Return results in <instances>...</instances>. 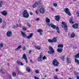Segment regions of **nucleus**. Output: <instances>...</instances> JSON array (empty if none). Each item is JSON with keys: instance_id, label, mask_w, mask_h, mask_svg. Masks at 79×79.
<instances>
[{"instance_id": "nucleus-1", "label": "nucleus", "mask_w": 79, "mask_h": 79, "mask_svg": "<svg viewBox=\"0 0 79 79\" xmlns=\"http://www.w3.org/2000/svg\"><path fill=\"white\" fill-rule=\"evenodd\" d=\"M48 26L49 27H50V25L51 26V27H52L53 29H56V30L57 31V32L58 33V34H60V29H59V27H56V25L51 23L50 24V23H48Z\"/></svg>"}, {"instance_id": "nucleus-2", "label": "nucleus", "mask_w": 79, "mask_h": 79, "mask_svg": "<svg viewBox=\"0 0 79 79\" xmlns=\"http://www.w3.org/2000/svg\"><path fill=\"white\" fill-rule=\"evenodd\" d=\"M21 34L22 35V36L23 37L27 38L28 39H30V38H31V37L33 36V33H31L30 35H29V36H28L26 35V34L22 31H21Z\"/></svg>"}, {"instance_id": "nucleus-3", "label": "nucleus", "mask_w": 79, "mask_h": 79, "mask_svg": "<svg viewBox=\"0 0 79 79\" xmlns=\"http://www.w3.org/2000/svg\"><path fill=\"white\" fill-rule=\"evenodd\" d=\"M23 16L25 18H28L29 17V14L27 10H25L22 12Z\"/></svg>"}, {"instance_id": "nucleus-4", "label": "nucleus", "mask_w": 79, "mask_h": 79, "mask_svg": "<svg viewBox=\"0 0 79 79\" xmlns=\"http://www.w3.org/2000/svg\"><path fill=\"white\" fill-rule=\"evenodd\" d=\"M48 49L49 50L48 52V54L53 55V53H55V50H54V49H53L52 47L51 46H49Z\"/></svg>"}, {"instance_id": "nucleus-5", "label": "nucleus", "mask_w": 79, "mask_h": 79, "mask_svg": "<svg viewBox=\"0 0 79 79\" xmlns=\"http://www.w3.org/2000/svg\"><path fill=\"white\" fill-rule=\"evenodd\" d=\"M75 59V61L76 63H77L79 65V60L77 59V58H79V52L77 54L74 56Z\"/></svg>"}, {"instance_id": "nucleus-6", "label": "nucleus", "mask_w": 79, "mask_h": 79, "mask_svg": "<svg viewBox=\"0 0 79 79\" xmlns=\"http://www.w3.org/2000/svg\"><path fill=\"white\" fill-rule=\"evenodd\" d=\"M52 64L53 66L56 67L59 65V62L58 61V60L56 59H53L52 62Z\"/></svg>"}, {"instance_id": "nucleus-7", "label": "nucleus", "mask_w": 79, "mask_h": 79, "mask_svg": "<svg viewBox=\"0 0 79 79\" xmlns=\"http://www.w3.org/2000/svg\"><path fill=\"white\" fill-rule=\"evenodd\" d=\"M64 12H65L66 14H67V15H69V16H71V13H70V12H69V9H68V8H66L65 9H64Z\"/></svg>"}, {"instance_id": "nucleus-8", "label": "nucleus", "mask_w": 79, "mask_h": 79, "mask_svg": "<svg viewBox=\"0 0 79 79\" xmlns=\"http://www.w3.org/2000/svg\"><path fill=\"white\" fill-rule=\"evenodd\" d=\"M24 59L26 61V63L27 64L28 63V61L27 60V56L26 55V54H23V56L22 57V59Z\"/></svg>"}, {"instance_id": "nucleus-9", "label": "nucleus", "mask_w": 79, "mask_h": 79, "mask_svg": "<svg viewBox=\"0 0 79 79\" xmlns=\"http://www.w3.org/2000/svg\"><path fill=\"white\" fill-rule=\"evenodd\" d=\"M62 24H63L64 27V29L65 31H67L68 30V26L66 24V23L64 22H62Z\"/></svg>"}, {"instance_id": "nucleus-10", "label": "nucleus", "mask_w": 79, "mask_h": 79, "mask_svg": "<svg viewBox=\"0 0 79 79\" xmlns=\"http://www.w3.org/2000/svg\"><path fill=\"white\" fill-rule=\"evenodd\" d=\"M72 26L74 29H77L79 28V24L78 23H75Z\"/></svg>"}, {"instance_id": "nucleus-11", "label": "nucleus", "mask_w": 79, "mask_h": 79, "mask_svg": "<svg viewBox=\"0 0 79 79\" xmlns=\"http://www.w3.org/2000/svg\"><path fill=\"white\" fill-rule=\"evenodd\" d=\"M42 57H43V56L42 55V54H40V56L38 57L37 60L38 61H42Z\"/></svg>"}, {"instance_id": "nucleus-12", "label": "nucleus", "mask_w": 79, "mask_h": 79, "mask_svg": "<svg viewBox=\"0 0 79 79\" xmlns=\"http://www.w3.org/2000/svg\"><path fill=\"white\" fill-rule=\"evenodd\" d=\"M11 34H12V32L11 31H8L6 33L7 36L9 37L11 36Z\"/></svg>"}, {"instance_id": "nucleus-13", "label": "nucleus", "mask_w": 79, "mask_h": 79, "mask_svg": "<svg viewBox=\"0 0 79 79\" xmlns=\"http://www.w3.org/2000/svg\"><path fill=\"white\" fill-rule=\"evenodd\" d=\"M39 11L40 13H42V14L45 13V9L44 8H40Z\"/></svg>"}, {"instance_id": "nucleus-14", "label": "nucleus", "mask_w": 79, "mask_h": 79, "mask_svg": "<svg viewBox=\"0 0 79 79\" xmlns=\"http://www.w3.org/2000/svg\"><path fill=\"white\" fill-rule=\"evenodd\" d=\"M39 5V3L37 2H35V3L33 4L32 6L34 8H36Z\"/></svg>"}, {"instance_id": "nucleus-15", "label": "nucleus", "mask_w": 79, "mask_h": 79, "mask_svg": "<svg viewBox=\"0 0 79 79\" xmlns=\"http://www.w3.org/2000/svg\"><path fill=\"white\" fill-rule=\"evenodd\" d=\"M1 13L3 16H6L7 15V12L6 11V10H3V11L1 12Z\"/></svg>"}, {"instance_id": "nucleus-16", "label": "nucleus", "mask_w": 79, "mask_h": 79, "mask_svg": "<svg viewBox=\"0 0 79 79\" xmlns=\"http://www.w3.org/2000/svg\"><path fill=\"white\" fill-rule=\"evenodd\" d=\"M66 62L67 63V64L68 65L69 64H71V60H69V58L67 57L66 58Z\"/></svg>"}, {"instance_id": "nucleus-17", "label": "nucleus", "mask_w": 79, "mask_h": 79, "mask_svg": "<svg viewBox=\"0 0 79 79\" xmlns=\"http://www.w3.org/2000/svg\"><path fill=\"white\" fill-rule=\"evenodd\" d=\"M63 49L62 48H58L57 49V51L59 53H61L63 52Z\"/></svg>"}, {"instance_id": "nucleus-18", "label": "nucleus", "mask_w": 79, "mask_h": 79, "mask_svg": "<svg viewBox=\"0 0 79 79\" xmlns=\"http://www.w3.org/2000/svg\"><path fill=\"white\" fill-rule=\"evenodd\" d=\"M60 19V16H55V19L57 21H59Z\"/></svg>"}, {"instance_id": "nucleus-19", "label": "nucleus", "mask_w": 79, "mask_h": 79, "mask_svg": "<svg viewBox=\"0 0 79 79\" xmlns=\"http://www.w3.org/2000/svg\"><path fill=\"white\" fill-rule=\"evenodd\" d=\"M35 49H37V50H41V46H35Z\"/></svg>"}, {"instance_id": "nucleus-20", "label": "nucleus", "mask_w": 79, "mask_h": 79, "mask_svg": "<svg viewBox=\"0 0 79 79\" xmlns=\"http://www.w3.org/2000/svg\"><path fill=\"white\" fill-rule=\"evenodd\" d=\"M38 32L40 33V35H42V32H43V30L41 29H38L37 31Z\"/></svg>"}, {"instance_id": "nucleus-21", "label": "nucleus", "mask_w": 79, "mask_h": 79, "mask_svg": "<svg viewBox=\"0 0 79 79\" xmlns=\"http://www.w3.org/2000/svg\"><path fill=\"white\" fill-rule=\"evenodd\" d=\"M60 58V59H61L62 61H64L66 60L65 57H64V56H61Z\"/></svg>"}, {"instance_id": "nucleus-22", "label": "nucleus", "mask_w": 79, "mask_h": 79, "mask_svg": "<svg viewBox=\"0 0 79 79\" xmlns=\"http://www.w3.org/2000/svg\"><path fill=\"white\" fill-rule=\"evenodd\" d=\"M75 33L74 32H72V33H71V35L70 36L71 38H74L75 37Z\"/></svg>"}, {"instance_id": "nucleus-23", "label": "nucleus", "mask_w": 79, "mask_h": 79, "mask_svg": "<svg viewBox=\"0 0 79 79\" xmlns=\"http://www.w3.org/2000/svg\"><path fill=\"white\" fill-rule=\"evenodd\" d=\"M52 40V41H53V43H55L57 42V39L56 37H54Z\"/></svg>"}, {"instance_id": "nucleus-24", "label": "nucleus", "mask_w": 79, "mask_h": 79, "mask_svg": "<svg viewBox=\"0 0 79 79\" xmlns=\"http://www.w3.org/2000/svg\"><path fill=\"white\" fill-rule=\"evenodd\" d=\"M17 63L19 65H21V66H23L24 65L23 63L18 60L17 61Z\"/></svg>"}, {"instance_id": "nucleus-25", "label": "nucleus", "mask_w": 79, "mask_h": 79, "mask_svg": "<svg viewBox=\"0 0 79 79\" xmlns=\"http://www.w3.org/2000/svg\"><path fill=\"white\" fill-rule=\"evenodd\" d=\"M21 47H22V46L19 45L18 46L17 48L15 49V51H17V50H19V49H21Z\"/></svg>"}, {"instance_id": "nucleus-26", "label": "nucleus", "mask_w": 79, "mask_h": 79, "mask_svg": "<svg viewBox=\"0 0 79 79\" xmlns=\"http://www.w3.org/2000/svg\"><path fill=\"white\" fill-rule=\"evenodd\" d=\"M45 22L47 23H50V19L48 18V17H47L46 18Z\"/></svg>"}, {"instance_id": "nucleus-27", "label": "nucleus", "mask_w": 79, "mask_h": 79, "mask_svg": "<svg viewBox=\"0 0 79 79\" xmlns=\"http://www.w3.org/2000/svg\"><path fill=\"white\" fill-rule=\"evenodd\" d=\"M26 71L28 73H30L31 72V69L29 68V67H27L26 68Z\"/></svg>"}, {"instance_id": "nucleus-28", "label": "nucleus", "mask_w": 79, "mask_h": 79, "mask_svg": "<svg viewBox=\"0 0 79 79\" xmlns=\"http://www.w3.org/2000/svg\"><path fill=\"white\" fill-rule=\"evenodd\" d=\"M69 22L70 23V24H74V22L73 21V19L72 18L70 19L69 20Z\"/></svg>"}, {"instance_id": "nucleus-29", "label": "nucleus", "mask_w": 79, "mask_h": 79, "mask_svg": "<svg viewBox=\"0 0 79 79\" xmlns=\"http://www.w3.org/2000/svg\"><path fill=\"white\" fill-rule=\"evenodd\" d=\"M58 48H63V44H58Z\"/></svg>"}, {"instance_id": "nucleus-30", "label": "nucleus", "mask_w": 79, "mask_h": 79, "mask_svg": "<svg viewBox=\"0 0 79 79\" xmlns=\"http://www.w3.org/2000/svg\"><path fill=\"white\" fill-rule=\"evenodd\" d=\"M48 40L49 43H53L52 40L49 39Z\"/></svg>"}, {"instance_id": "nucleus-31", "label": "nucleus", "mask_w": 79, "mask_h": 79, "mask_svg": "<svg viewBox=\"0 0 79 79\" xmlns=\"http://www.w3.org/2000/svg\"><path fill=\"white\" fill-rule=\"evenodd\" d=\"M22 30H23V31H27V28L25 27H23L22 28Z\"/></svg>"}, {"instance_id": "nucleus-32", "label": "nucleus", "mask_w": 79, "mask_h": 79, "mask_svg": "<svg viewBox=\"0 0 79 79\" xmlns=\"http://www.w3.org/2000/svg\"><path fill=\"white\" fill-rule=\"evenodd\" d=\"M3 2L2 1H0V8H1L2 7V5H3Z\"/></svg>"}, {"instance_id": "nucleus-33", "label": "nucleus", "mask_w": 79, "mask_h": 79, "mask_svg": "<svg viewBox=\"0 0 79 79\" xmlns=\"http://www.w3.org/2000/svg\"><path fill=\"white\" fill-rule=\"evenodd\" d=\"M27 26H28V27H31V24H30V23H27Z\"/></svg>"}, {"instance_id": "nucleus-34", "label": "nucleus", "mask_w": 79, "mask_h": 79, "mask_svg": "<svg viewBox=\"0 0 79 79\" xmlns=\"http://www.w3.org/2000/svg\"><path fill=\"white\" fill-rule=\"evenodd\" d=\"M76 15L77 16H79V11L78 10L77 11L76 13Z\"/></svg>"}, {"instance_id": "nucleus-35", "label": "nucleus", "mask_w": 79, "mask_h": 79, "mask_svg": "<svg viewBox=\"0 0 79 79\" xmlns=\"http://www.w3.org/2000/svg\"><path fill=\"white\" fill-rule=\"evenodd\" d=\"M12 75L14 77L16 76V73L15 72H13L12 73Z\"/></svg>"}, {"instance_id": "nucleus-36", "label": "nucleus", "mask_w": 79, "mask_h": 79, "mask_svg": "<svg viewBox=\"0 0 79 79\" xmlns=\"http://www.w3.org/2000/svg\"><path fill=\"white\" fill-rule=\"evenodd\" d=\"M0 46L1 47H3V43L2 42L0 44Z\"/></svg>"}, {"instance_id": "nucleus-37", "label": "nucleus", "mask_w": 79, "mask_h": 79, "mask_svg": "<svg viewBox=\"0 0 79 79\" xmlns=\"http://www.w3.org/2000/svg\"><path fill=\"white\" fill-rule=\"evenodd\" d=\"M0 71L1 73H2V74H5V73L3 72V70H2V69H1L0 70Z\"/></svg>"}, {"instance_id": "nucleus-38", "label": "nucleus", "mask_w": 79, "mask_h": 79, "mask_svg": "<svg viewBox=\"0 0 79 79\" xmlns=\"http://www.w3.org/2000/svg\"><path fill=\"white\" fill-rule=\"evenodd\" d=\"M75 74L76 76H79V73L77 72H75Z\"/></svg>"}, {"instance_id": "nucleus-39", "label": "nucleus", "mask_w": 79, "mask_h": 79, "mask_svg": "<svg viewBox=\"0 0 79 79\" xmlns=\"http://www.w3.org/2000/svg\"><path fill=\"white\" fill-rule=\"evenodd\" d=\"M2 21H3V19H2V18L0 17V24L2 23Z\"/></svg>"}, {"instance_id": "nucleus-40", "label": "nucleus", "mask_w": 79, "mask_h": 79, "mask_svg": "<svg viewBox=\"0 0 79 79\" xmlns=\"http://www.w3.org/2000/svg\"><path fill=\"white\" fill-rule=\"evenodd\" d=\"M18 23H19V24L20 26L21 25V20H18Z\"/></svg>"}, {"instance_id": "nucleus-41", "label": "nucleus", "mask_w": 79, "mask_h": 79, "mask_svg": "<svg viewBox=\"0 0 79 79\" xmlns=\"http://www.w3.org/2000/svg\"><path fill=\"white\" fill-rule=\"evenodd\" d=\"M35 73H36V74H39V73H40V72L39 71V70H36L35 71Z\"/></svg>"}, {"instance_id": "nucleus-42", "label": "nucleus", "mask_w": 79, "mask_h": 79, "mask_svg": "<svg viewBox=\"0 0 79 79\" xmlns=\"http://www.w3.org/2000/svg\"><path fill=\"white\" fill-rule=\"evenodd\" d=\"M12 28L14 29H16V26L15 25H14V26L12 27Z\"/></svg>"}, {"instance_id": "nucleus-43", "label": "nucleus", "mask_w": 79, "mask_h": 79, "mask_svg": "<svg viewBox=\"0 0 79 79\" xmlns=\"http://www.w3.org/2000/svg\"><path fill=\"white\" fill-rule=\"evenodd\" d=\"M30 63H34V61H33V60H32L31 59L30 60Z\"/></svg>"}, {"instance_id": "nucleus-44", "label": "nucleus", "mask_w": 79, "mask_h": 79, "mask_svg": "<svg viewBox=\"0 0 79 79\" xmlns=\"http://www.w3.org/2000/svg\"><path fill=\"white\" fill-rule=\"evenodd\" d=\"M54 79H58V77H57V76H55L54 77Z\"/></svg>"}, {"instance_id": "nucleus-45", "label": "nucleus", "mask_w": 79, "mask_h": 79, "mask_svg": "<svg viewBox=\"0 0 79 79\" xmlns=\"http://www.w3.org/2000/svg\"><path fill=\"white\" fill-rule=\"evenodd\" d=\"M29 14L30 15H31V16L33 15V13L32 12L30 11L29 13Z\"/></svg>"}, {"instance_id": "nucleus-46", "label": "nucleus", "mask_w": 79, "mask_h": 79, "mask_svg": "<svg viewBox=\"0 0 79 79\" xmlns=\"http://www.w3.org/2000/svg\"><path fill=\"white\" fill-rule=\"evenodd\" d=\"M26 48H25V47H22V49L23 50L25 51V50H26Z\"/></svg>"}, {"instance_id": "nucleus-47", "label": "nucleus", "mask_w": 79, "mask_h": 79, "mask_svg": "<svg viewBox=\"0 0 79 79\" xmlns=\"http://www.w3.org/2000/svg\"><path fill=\"white\" fill-rule=\"evenodd\" d=\"M32 52V50H29V54H31V53Z\"/></svg>"}, {"instance_id": "nucleus-48", "label": "nucleus", "mask_w": 79, "mask_h": 79, "mask_svg": "<svg viewBox=\"0 0 79 79\" xmlns=\"http://www.w3.org/2000/svg\"><path fill=\"white\" fill-rule=\"evenodd\" d=\"M42 3V1L40 0L38 2V4H41Z\"/></svg>"}, {"instance_id": "nucleus-49", "label": "nucleus", "mask_w": 79, "mask_h": 79, "mask_svg": "<svg viewBox=\"0 0 79 79\" xmlns=\"http://www.w3.org/2000/svg\"><path fill=\"white\" fill-rule=\"evenodd\" d=\"M46 59V56H44L43 57V60H44L45 59Z\"/></svg>"}, {"instance_id": "nucleus-50", "label": "nucleus", "mask_w": 79, "mask_h": 79, "mask_svg": "<svg viewBox=\"0 0 79 79\" xmlns=\"http://www.w3.org/2000/svg\"><path fill=\"white\" fill-rule=\"evenodd\" d=\"M9 79H12V78L11 77V75H9Z\"/></svg>"}, {"instance_id": "nucleus-51", "label": "nucleus", "mask_w": 79, "mask_h": 79, "mask_svg": "<svg viewBox=\"0 0 79 79\" xmlns=\"http://www.w3.org/2000/svg\"><path fill=\"white\" fill-rule=\"evenodd\" d=\"M54 6H57V3H55L54 4Z\"/></svg>"}, {"instance_id": "nucleus-52", "label": "nucleus", "mask_w": 79, "mask_h": 79, "mask_svg": "<svg viewBox=\"0 0 79 79\" xmlns=\"http://www.w3.org/2000/svg\"><path fill=\"white\" fill-rule=\"evenodd\" d=\"M34 78L35 79H39V78H38V77H37L36 76H35V77H34Z\"/></svg>"}, {"instance_id": "nucleus-53", "label": "nucleus", "mask_w": 79, "mask_h": 79, "mask_svg": "<svg viewBox=\"0 0 79 79\" xmlns=\"http://www.w3.org/2000/svg\"><path fill=\"white\" fill-rule=\"evenodd\" d=\"M58 71H59V70L58 69H56V71L57 72Z\"/></svg>"}, {"instance_id": "nucleus-54", "label": "nucleus", "mask_w": 79, "mask_h": 79, "mask_svg": "<svg viewBox=\"0 0 79 79\" xmlns=\"http://www.w3.org/2000/svg\"><path fill=\"white\" fill-rule=\"evenodd\" d=\"M77 79H79V76H77Z\"/></svg>"}, {"instance_id": "nucleus-55", "label": "nucleus", "mask_w": 79, "mask_h": 79, "mask_svg": "<svg viewBox=\"0 0 79 79\" xmlns=\"http://www.w3.org/2000/svg\"><path fill=\"white\" fill-rule=\"evenodd\" d=\"M39 19H40L38 18H37L36 19V20L37 21H38V20H39Z\"/></svg>"}, {"instance_id": "nucleus-56", "label": "nucleus", "mask_w": 79, "mask_h": 79, "mask_svg": "<svg viewBox=\"0 0 79 79\" xmlns=\"http://www.w3.org/2000/svg\"><path fill=\"white\" fill-rule=\"evenodd\" d=\"M51 10L53 11V8H51Z\"/></svg>"}, {"instance_id": "nucleus-57", "label": "nucleus", "mask_w": 79, "mask_h": 79, "mask_svg": "<svg viewBox=\"0 0 79 79\" xmlns=\"http://www.w3.org/2000/svg\"><path fill=\"white\" fill-rule=\"evenodd\" d=\"M35 12L36 13H37V14H38V12H37V10H35Z\"/></svg>"}, {"instance_id": "nucleus-58", "label": "nucleus", "mask_w": 79, "mask_h": 79, "mask_svg": "<svg viewBox=\"0 0 79 79\" xmlns=\"http://www.w3.org/2000/svg\"><path fill=\"white\" fill-rule=\"evenodd\" d=\"M16 25L17 26V27H19V26L18 25L16 24Z\"/></svg>"}, {"instance_id": "nucleus-59", "label": "nucleus", "mask_w": 79, "mask_h": 79, "mask_svg": "<svg viewBox=\"0 0 79 79\" xmlns=\"http://www.w3.org/2000/svg\"><path fill=\"white\" fill-rule=\"evenodd\" d=\"M7 65H8V66H10V64L8 63L7 64Z\"/></svg>"}, {"instance_id": "nucleus-60", "label": "nucleus", "mask_w": 79, "mask_h": 79, "mask_svg": "<svg viewBox=\"0 0 79 79\" xmlns=\"http://www.w3.org/2000/svg\"><path fill=\"white\" fill-rule=\"evenodd\" d=\"M44 77H47V76H46V75L44 76Z\"/></svg>"}, {"instance_id": "nucleus-61", "label": "nucleus", "mask_w": 79, "mask_h": 79, "mask_svg": "<svg viewBox=\"0 0 79 79\" xmlns=\"http://www.w3.org/2000/svg\"><path fill=\"white\" fill-rule=\"evenodd\" d=\"M73 1H74V2H76V0H73Z\"/></svg>"}, {"instance_id": "nucleus-62", "label": "nucleus", "mask_w": 79, "mask_h": 79, "mask_svg": "<svg viewBox=\"0 0 79 79\" xmlns=\"http://www.w3.org/2000/svg\"><path fill=\"white\" fill-rule=\"evenodd\" d=\"M68 79H73L71 78H69Z\"/></svg>"}, {"instance_id": "nucleus-63", "label": "nucleus", "mask_w": 79, "mask_h": 79, "mask_svg": "<svg viewBox=\"0 0 79 79\" xmlns=\"http://www.w3.org/2000/svg\"><path fill=\"white\" fill-rule=\"evenodd\" d=\"M78 4H79V3H78Z\"/></svg>"}]
</instances>
